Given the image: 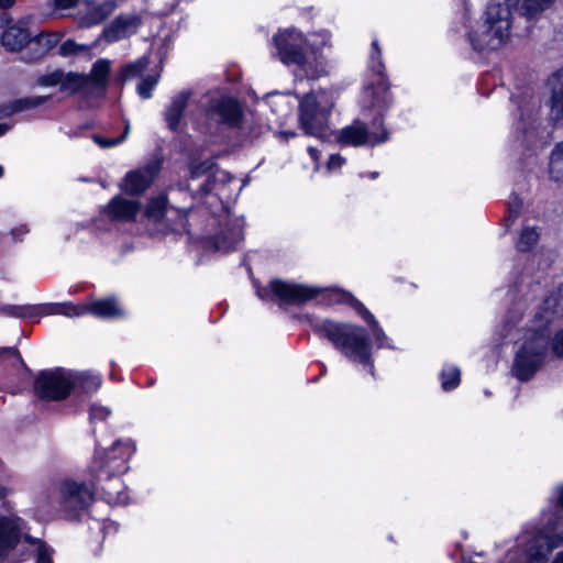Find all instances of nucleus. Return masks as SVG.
I'll return each mask as SVG.
<instances>
[{"label":"nucleus","instance_id":"obj_1","mask_svg":"<svg viewBox=\"0 0 563 563\" xmlns=\"http://www.w3.org/2000/svg\"><path fill=\"white\" fill-rule=\"evenodd\" d=\"M317 331L331 341L344 356L367 366L374 375L372 345L364 328L324 320L317 325Z\"/></svg>","mask_w":563,"mask_h":563},{"label":"nucleus","instance_id":"obj_2","mask_svg":"<svg viewBox=\"0 0 563 563\" xmlns=\"http://www.w3.org/2000/svg\"><path fill=\"white\" fill-rule=\"evenodd\" d=\"M511 10L508 0L490 3L484 14L483 24L468 33L475 51L497 49L510 35Z\"/></svg>","mask_w":563,"mask_h":563},{"label":"nucleus","instance_id":"obj_3","mask_svg":"<svg viewBox=\"0 0 563 563\" xmlns=\"http://www.w3.org/2000/svg\"><path fill=\"white\" fill-rule=\"evenodd\" d=\"M549 346V335L542 329L534 331L517 352L511 367L512 375L521 382L530 380L543 364Z\"/></svg>","mask_w":563,"mask_h":563},{"label":"nucleus","instance_id":"obj_4","mask_svg":"<svg viewBox=\"0 0 563 563\" xmlns=\"http://www.w3.org/2000/svg\"><path fill=\"white\" fill-rule=\"evenodd\" d=\"M273 40L277 48V56L282 63L299 66L307 78L314 79L319 77V71L313 69L307 60L305 54L307 43L302 33L295 29H286L274 35Z\"/></svg>","mask_w":563,"mask_h":563},{"label":"nucleus","instance_id":"obj_5","mask_svg":"<svg viewBox=\"0 0 563 563\" xmlns=\"http://www.w3.org/2000/svg\"><path fill=\"white\" fill-rule=\"evenodd\" d=\"M332 107L333 103L325 92L319 96L306 95L299 104V121L302 130L310 135L323 136Z\"/></svg>","mask_w":563,"mask_h":563},{"label":"nucleus","instance_id":"obj_6","mask_svg":"<svg viewBox=\"0 0 563 563\" xmlns=\"http://www.w3.org/2000/svg\"><path fill=\"white\" fill-rule=\"evenodd\" d=\"M563 542V523L549 521L530 541L527 550L528 563H549L550 555Z\"/></svg>","mask_w":563,"mask_h":563},{"label":"nucleus","instance_id":"obj_7","mask_svg":"<svg viewBox=\"0 0 563 563\" xmlns=\"http://www.w3.org/2000/svg\"><path fill=\"white\" fill-rule=\"evenodd\" d=\"M71 382L70 371H42L34 380V393L40 399L59 401L69 395Z\"/></svg>","mask_w":563,"mask_h":563},{"label":"nucleus","instance_id":"obj_8","mask_svg":"<svg viewBox=\"0 0 563 563\" xmlns=\"http://www.w3.org/2000/svg\"><path fill=\"white\" fill-rule=\"evenodd\" d=\"M133 452L134 446L130 440L115 441L109 450L97 453L92 474L101 472V470L107 474V478H110L112 475L123 474L128 470L126 462Z\"/></svg>","mask_w":563,"mask_h":563},{"label":"nucleus","instance_id":"obj_9","mask_svg":"<svg viewBox=\"0 0 563 563\" xmlns=\"http://www.w3.org/2000/svg\"><path fill=\"white\" fill-rule=\"evenodd\" d=\"M538 111L526 109L515 124V136L521 146L537 151L545 143V129L542 128Z\"/></svg>","mask_w":563,"mask_h":563},{"label":"nucleus","instance_id":"obj_10","mask_svg":"<svg viewBox=\"0 0 563 563\" xmlns=\"http://www.w3.org/2000/svg\"><path fill=\"white\" fill-rule=\"evenodd\" d=\"M318 294L319 289L317 288L286 283L279 279L272 280L268 288L257 290V295L263 300L271 299L274 296L280 301L291 305L303 303L317 297Z\"/></svg>","mask_w":563,"mask_h":563},{"label":"nucleus","instance_id":"obj_11","mask_svg":"<svg viewBox=\"0 0 563 563\" xmlns=\"http://www.w3.org/2000/svg\"><path fill=\"white\" fill-rule=\"evenodd\" d=\"M60 505L65 511L75 512L87 508L92 499L93 492L85 483L64 479L58 484Z\"/></svg>","mask_w":563,"mask_h":563},{"label":"nucleus","instance_id":"obj_12","mask_svg":"<svg viewBox=\"0 0 563 563\" xmlns=\"http://www.w3.org/2000/svg\"><path fill=\"white\" fill-rule=\"evenodd\" d=\"M145 214L148 219L161 222L166 219L170 230L177 231L186 227V211L169 207L165 196H158L150 201L146 207Z\"/></svg>","mask_w":563,"mask_h":563},{"label":"nucleus","instance_id":"obj_13","mask_svg":"<svg viewBox=\"0 0 563 563\" xmlns=\"http://www.w3.org/2000/svg\"><path fill=\"white\" fill-rule=\"evenodd\" d=\"M25 528L24 521L14 515H0V560H4L18 547Z\"/></svg>","mask_w":563,"mask_h":563},{"label":"nucleus","instance_id":"obj_14","mask_svg":"<svg viewBox=\"0 0 563 563\" xmlns=\"http://www.w3.org/2000/svg\"><path fill=\"white\" fill-rule=\"evenodd\" d=\"M387 140L388 132L385 129H383L380 134L375 132L369 133L361 121H355L351 125L343 128L338 136L339 143L353 146H374Z\"/></svg>","mask_w":563,"mask_h":563},{"label":"nucleus","instance_id":"obj_15","mask_svg":"<svg viewBox=\"0 0 563 563\" xmlns=\"http://www.w3.org/2000/svg\"><path fill=\"white\" fill-rule=\"evenodd\" d=\"M142 21L136 14H120L113 19L102 31V37L113 43L134 34Z\"/></svg>","mask_w":563,"mask_h":563},{"label":"nucleus","instance_id":"obj_16","mask_svg":"<svg viewBox=\"0 0 563 563\" xmlns=\"http://www.w3.org/2000/svg\"><path fill=\"white\" fill-rule=\"evenodd\" d=\"M159 164L151 163L142 168L130 172L123 181L124 191L136 195L146 190L158 174Z\"/></svg>","mask_w":563,"mask_h":563},{"label":"nucleus","instance_id":"obj_17","mask_svg":"<svg viewBox=\"0 0 563 563\" xmlns=\"http://www.w3.org/2000/svg\"><path fill=\"white\" fill-rule=\"evenodd\" d=\"M93 475V485L97 489L103 492L104 497L109 504H125L128 501V496L124 492V486L120 475H112L110 478H107V474L98 472Z\"/></svg>","mask_w":563,"mask_h":563},{"label":"nucleus","instance_id":"obj_18","mask_svg":"<svg viewBox=\"0 0 563 563\" xmlns=\"http://www.w3.org/2000/svg\"><path fill=\"white\" fill-rule=\"evenodd\" d=\"M339 296L341 302H344L352 307L364 319V321L369 324L377 346H389L387 344V335L385 334L384 330L382 329L375 317L365 308V306L350 292H341L339 294Z\"/></svg>","mask_w":563,"mask_h":563},{"label":"nucleus","instance_id":"obj_19","mask_svg":"<svg viewBox=\"0 0 563 563\" xmlns=\"http://www.w3.org/2000/svg\"><path fill=\"white\" fill-rule=\"evenodd\" d=\"M141 210V205L135 200L114 197L104 207L103 213L113 221H133Z\"/></svg>","mask_w":563,"mask_h":563},{"label":"nucleus","instance_id":"obj_20","mask_svg":"<svg viewBox=\"0 0 563 563\" xmlns=\"http://www.w3.org/2000/svg\"><path fill=\"white\" fill-rule=\"evenodd\" d=\"M563 317V286L550 294L543 301L540 311L536 314L539 328Z\"/></svg>","mask_w":563,"mask_h":563},{"label":"nucleus","instance_id":"obj_21","mask_svg":"<svg viewBox=\"0 0 563 563\" xmlns=\"http://www.w3.org/2000/svg\"><path fill=\"white\" fill-rule=\"evenodd\" d=\"M551 91L549 107L550 119L554 122L563 121V70L554 73L549 78Z\"/></svg>","mask_w":563,"mask_h":563},{"label":"nucleus","instance_id":"obj_22","mask_svg":"<svg viewBox=\"0 0 563 563\" xmlns=\"http://www.w3.org/2000/svg\"><path fill=\"white\" fill-rule=\"evenodd\" d=\"M190 96V91H181L174 96L170 103L166 107L164 118L170 130L176 131L178 129Z\"/></svg>","mask_w":563,"mask_h":563},{"label":"nucleus","instance_id":"obj_23","mask_svg":"<svg viewBox=\"0 0 563 563\" xmlns=\"http://www.w3.org/2000/svg\"><path fill=\"white\" fill-rule=\"evenodd\" d=\"M31 40L30 33L21 26L8 27L1 37L2 45L10 52L21 51Z\"/></svg>","mask_w":563,"mask_h":563},{"label":"nucleus","instance_id":"obj_24","mask_svg":"<svg viewBox=\"0 0 563 563\" xmlns=\"http://www.w3.org/2000/svg\"><path fill=\"white\" fill-rule=\"evenodd\" d=\"M243 240L242 224L236 221L228 232H222L214 238V249L221 252H231L236 249L238 244Z\"/></svg>","mask_w":563,"mask_h":563},{"label":"nucleus","instance_id":"obj_25","mask_svg":"<svg viewBox=\"0 0 563 563\" xmlns=\"http://www.w3.org/2000/svg\"><path fill=\"white\" fill-rule=\"evenodd\" d=\"M222 123L238 125L241 119V108L234 99L225 98L218 102L214 109Z\"/></svg>","mask_w":563,"mask_h":563},{"label":"nucleus","instance_id":"obj_26","mask_svg":"<svg viewBox=\"0 0 563 563\" xmlns=\"http://www.w3.org/2000/svg\"><path fill=\"white\" fill-rule=\"evenodd\" d=\"M109 74H110L109 60L99 59L93 64L90 74L86 75V77L89 79L88 86H89L92 95L96 92V90L104 89L107 81H108Z\"/></svg>","mask_w":563,"mask_h":563},{"label":"nucleus","instance_id":"obj_27","mask_svg":"<svg viewBox=\"0 0 563 563\" xmlns=\"http://www.w3.org/2000/svg\"><path fill=\"white\" fill-rule=\"evenodd\" d=\"M88 311L99 318H117L124 314L123 309L113 298L92 301L88 306Z\"/></svg>","mask_w":563,"mask_h":563},{"label":"nucleus","instance_id":"obj_28","mask_svg":"<svg viewBox=\"0 0 563 563\" xmlns=\"http://www.w3.org/2000/svg\"><path fill=\"white\" fill-rule=\"evenodd\" d=\"M70 376L71 389H79L84 394L95 393L101 385V378L88 372H70Z\"/></svg>","mask_w":563,"mask_h":563},{"label":"nucleus","instance_id":"obj_29","mask_svg":"<svg viewBox=\"0 0 563 563\" xmlns=\"http://www.w3.org/2000/svg\"><path fill=\"white\" fill-rule=\"evenodd\" d=\"M89 79L86 75L63 71V80L60 82V90L70 93L82 92L87 96L92 95L88 86Z\"/></svg>","mask_w":563,"mask_h":563},{"label":"nucleus","instance_id":"obj_30","mask_svg":"<svg viewBox=\"0 0 563 563\" xmlns=\"http://www.w3.org/2000/svg\"><path fill=\"white\" fill-rule=\"evenodd\" d=\"M117 8L114 0H107L87 12L82 18L85 26H92L104 21Z\"/></svg>","mask_w":563,"mask_h":563},{"label":"nucleus","instance_id":"obj_31","mask_svg":"<svg viewBox=\"0 0 563 563\" xmlns=\"http://www.w3.org/2000/svg\"><path fill=\"white\" fill-rule=\"evenodd\" d=\"M49 98V96H33L14 100L7 107V114H13L16 112L40 107Z\"/></svg>","mask_w":563,"mask_h":563},{"label":"nucleus","instance_id":"obj_32","mask_svg":"<svg viewBox=\"0 0 563 563\" xmlns=\"http://www.w3.org/2000/svg\"><path fill=\"white\" fill-rule=\"evenodd\" d=\"M555 0H523L521 13L528 19L538 16L543 11L550 9Z\"/></svg>","mask_w":563,"mask_h":563},{"label":"nucleus","instance_id":"obj_33","mask_svg":"<svg viewBox=\"0 0 563 563\" xmlns=\"http://www.w3.org/2000/svg\"><path fill=\"white\" fill-rule=\"evenodd\" d=\"M550 175L554 180L563 178V142L558 143L550 158Z\"/></svg>","mask_w":563,"mask_h":563},{"label":"nucleus","instance_id":"obj_34","mask_svg":"<svg viewBox=\"0 0 563 563\" xmlns=\"http://www.w3.org/2000/svg\"><path fill=\"white\" fill-rule=\"evenodd\" d=\"M148 66V59L141 57L132 63L122 67L120 73L121 81H126L140 76Z\"/></svg>","mask_w":563,"mask_h":563},{"label":"nucleus","instance_id":"obj_35","mask_svg":"<svg viewBox=\"0 0 563 563\" xmlns=\"http://www.w3.org/2000/svg\"><path fill=\"white\" fill-rule=\"evenodd\" d=\"M441 385L445 391L456 388L461 382V371L456 366L445 367L441 374Z\"/></svg>","mask_w":563,"mask_h":563},{"label":"nucleus","instance_id":"obj_36","mask_svg":"<svg viewBox=\"0 0 563 563\" xmlns=\"http://www.w3.org/2000/svg\"><path fill=\"white\" fill-rule=\"evenodd\" d=\"M539 236L537 228H525L517 242L518 250L521 252L530 251L537 244Z\"/></svg>","mask_w":563,"mask_h":563},{"label":"nucleus","instance_id":"obj_37","mask_svg":"<svg viewBox=\"0 0 563 563\" xmlns=\"http://www.w3.org/2000/svg\"><path fill=\"white\" fill-rule=\"evenodd\" d=\"M158 82V76L148 75L144 77L140 84L137 85V93L143 99H150L152 97V90L155 88V86Z\"/></svg>","mask_w":563,"mask_h":563},{"label":"nucleus","instance_id":"obj_38","mask_svg":"<svg viewBox=\"0 0 563 563\" xmlns=\"http://www.w3.org/2000/svg\"><path fill=\"white\" fill-rule=\"evenodd\" d=\"M8 362L11 366L24 365L23 360L15 347H0V363Z\"/></svg>","mask_w":563,"mask_h":563},{"label":"nucleus","instance_id":"obj_39","mask_svg":"<svg viewBox=\"0 0 563 563\" xmlns=\"http://www.w3.org/2000/svg\"><path fill=\"white\" fill-rule=\"evenodd\" d=\"M63 80V71L62 70H54L53 73L45 74L40 76L36 79V85L42 87H53V86H60V82Z\"/></svg>","mask_w":563,"mask_h":563},{"label":"nucleus","instance_id":"obj_40","mask_svg":"<svg viewBox=\"0 0 563 563\" xmlns=\"http://www.w3.org/2000/svg\"><path fill=\"white\" fill-rule=\"evenodd\" d=\"M85 45H79L73 40H67L59 46V55L62 56H71L78 54L81 51H85Z\"/></svg>","mask_w":563,"mask_h":563},{"label":"nucleus","instance_id":"obj_41","mask_svg":"<svg viewBox=\"0 0 563 563\" xmlns=\"http://www.w3.org/2000/svg\"><path fill=\"white\" fill-rule=\"evenodd\" d=\"M58 38L54 34H40L35 37V43L42 46V54L51 49L57 43Z\"/></svg>","mask_w":563,"mask_h":563},{"label":"nucleus","instance_id":"obj_42","mask_svg":"<svg viewBox=\"0 0 563 563\" xmlns=\"http://www.w3.org/2000/svg\"><path fill=\"white\" fill-rule=\"evenodd\" d=\"M367 93H372V95H379L378 97H375L374 100H373V106L374 107H382L383 104H386L388 102V93H387V87L384 85V84H379L377 87H376V90H368L366 91Z\"/></svg>","mask_w":563,"mask_h":563},{"label":"nucleus","instance_id":"obj_43","mask_svg":"<svg viewBox=\"0 0 563 563\" xmlns=\"http://www.w3.org/2000/svg\"><path fill=\"white\" fill-rule=\"evenodd\" d=\"M36 563H53L52 550L42 541H37Z\"/></svg>","mask_w":563,"mask_h":563},{"label":"nucleus","instance_id":"obj_44","mask_svg":"<svg viewBox=\"0 0 563 563\" xmlns=\"http://www.w3.org/2000/svg\"><path fill=\"white\" fill-rule=\"evenodd\" d=\"M88 311V306H75V305H66L63 306L59 310V313L66 317H79Z\"/></svg>","mask_w":563,"mask_h":563},{"label":"nucleus","instance_id":"obj_45","mask_svg":"<svg viewBox=\"0 0 563 563\" xmlns=\"http://www.w3.org/2000/svg\"><path fill=\"white\" fill-rule=\"evenodd\" d=\"M212 162L205 161L199 164H194L190 166V176L191 178H199L201 175L206 174L212 168Z\"/></svg>","mask_w":563,"mask_h":563},{"label":"nucleus","instance_id":"obj_46","mask_svg":"<svg viewBox=\"0 0 563 563\" xmlns=\"http://www.w3.org/2000/svg\"><path fill=\"white\" fill-rule=\"evenodd\" d=\"M552 351L554 355L563 360V330L556 332L552 341Z\"/></svg>","mask_w":563,"mask_h":563},{"label":"nucleus","instance_id":"obj_47","mask_svg":"<svg viewBox=\"0 0 563 563\" xmlns=\"http://www.w3.org/2000/svg\"><path fill=\"white\" fill-rule=\"evenodd\" d=\"M110 415V410L106 407L92 405L90 408V420H104Z\"/></svg>","mask_w":563,"mask_h":563},{"label":"nucleus","instance_id":"obj_48","mask_svg":"<svg viewBox=\"0 0 563 563\" xmlns=\"http://www.w3.org/2000/svg\"><path fill=\"white\" fill-rule=\"evenodd\" d=\"M92 140L96 144H98L102 148L112 147L120 143H122V139H106L100 135H93Z\"/></svg>","mask_w":563,"mask_h":563},{"label":"nucleus","instance_id":"obj_49","mask_svg":"<svg viewBox=\"0 0 563 563\" xmlns=\"http://www.w3.org/2000/svg\"><path fill=\"white\" fill-rule=\"evenodd\" d=\"M345 163V158L339 154H333L328 161V169L333 170L340 168Z\"/></svg>","mask_w":563,"mask_h":563},{"label":"nucleus","instance_id":"obj_50","mask_svg":"<svg viewBox=\"0 0 563 563\" xmlns=\"http://www.w3.org/2000/svg\"><path fill=\"white\" fill-rule=\"evenodd\" d=\"M78 3V0H54V7L57 10H67L75 8Z\"/></svg>","mask_w":563,"mask_h":563},{"label":"nucleus","instance_id":"obj_51","mask_svg":"<svg viewBox=\"0 0 563 563\" xmlns=\"http://www.w3.org/2000/svg\"><path fill=\"white\" fill-rule=\"evenodd\" d=\"M520 208H521L520 201H516L510 205V212L514 214L515 218L518 216Z\"/></svg>","mask_w":563,"mask_h":563},{"label":"nucleus","instance_id":"obj_52","mask_svg":"<svg viewBox=\"0 0 563 563\" xmlns=\"http://www.w3.org/2000/svg\"><path fill=\"white\" fill-rule=\"evenodd\" d=\"M8 312L12 316L22 317V308L20 307H9Z\"/></svg>","mask_w":563,"mask_h":563},{"label":"nucleus","instance_id":"obj_53","mask_svg":"<svg viewBox=\"0 0 563 563\" xmlns=\"http://www.w3.org/2000/svg\"><path fill=\"white\" fill-rule=\"evenodd\" d=\"M15 0H0V8L9 9L14 4Z\"/></svg>","mask_w":563,"mask_h":563},{"label":"nucleus","instance_id":"obj_54","mask_svg":"<svg viewBox=\"0 0 563 563\" xmlns=\"http://www.w3.org/2000/svg\"><path fill=\"white\" fill-rule=\"evenodd\" d=\"M558 505L563 508V486L558 488Z\"/></svg>","mask_w":563,"mask_h":563},{"label":"nucleus","instance_id":"obj_55","mask_svg":"<svg viewBox=\"0 0 563 563\" xmlns=\"http://www.w3.org/2000/svg\"><path fill=\"white\" fill-rule=\"evenodd\" d=\"M130 129H131V125H130V122L128 121L124 125V131H123L122 135L119 137V139H122V142L128 137V135L130 133Z\"/></svg>","mask_w":563,"mask_h":563},{"label":"nucleus","instance_id":"obj_56","mask_svg":"<svg viewBox=\"0 0 563 563\" xmlns=\"http://www.w3.org/2000/svg\"><path fill=\"white\" fill-rule=\"evenodd\" d=\"M308 152L314 161L319 158V152L314 147H308Z\"/></svg>","mask_w":563,"mask_h":563},{"label":"nucleus","instance_id":"obj_57","mask_svg":"<svg viewBox=\"0 0 563 563\" xmlns=\"http://www.w3.org/2000/svg\"><path fill=\"white\" fill-rule=\"evenodd\" d=\"M552 563H563V551L558 553Z\"/></svg>","mask_w":563,"mask_h":563},{"label":"nucleus","instance_id":"obj_58","mask_svg":"<svg viewBox=\"0 0 563 563\" xmlns=\"http://www.w3.org/2000/svg\"><path fill=\"white\" fill-rule=\"evenodd\" d=\"M7 494L8 489L4 486L0 485V499L4 498Z\"/></svg>","mask_w":563,"mask_h":563},{"label":"nucleus","instance_id":"obj_59","mask_svg":"<svg viewBox=\"0 0 563 563\" xmlns=\"http://www.w3.org/2000/svg\"><path fill=\"white\" fill-rule=\"evenodd\" d=\"M372 46H373V48L375 49V52H376L377 56L379 57V56H380V49H379V47H378V43H377V41H373Z\"/></svg>","mask_w":563,"mask_h":563},{"label":"nucleus","instance_id":"obj_60","mask_svg":"<svg viewBox=\"0 0 563 563\" xmlns=\"http://www.w3.org/2000/svg\"><path fill=\"white\" fill-rule=\"evenodd\" d=\"M9 130L7 124L0 123V136L3 135Z\"/></svg>","mask_w":563,"mask_h":563},{"label":"nucleus","instance_id":"obj_61","mask_svg":"<svg viewBox=\"0 0 563 563\" xmlns=\"http://www.w3.org/2000/svg\"><path fill=\"white\" fill-rule=\"evenodd\" d=\"M283 135H285L287 139L292 137L295 135L294 132H284Z\"/></svg>","mask_w":563,"mask_h":563},{"label":"nucleus","instance_id":"obj_62","mask_svg":"<svg viewBox=\"0 0 563 563\" xmlns=\"http://www.w3.org/2000/svg\"><path fill=\"white\" fill-rule=\"evenodd\" d=\"M373 124L374 125H382V120L380 119H375Z\"/></svg>","mask_w":563,"mask_h":563},{"label":"nucleus","instance_id":"obj_63","mask_svg":"<svg viewBox=\"0 0 563 563\" xmlns=\"http://www.w3.org/2000/svg\"><path fill=\"white\" fill-rule=\"evenodd\" d=\"M25 540H26V541H29V542H35V541L33 540V538H31V537H29V536H25Z\"/></svg>","mask_w":563,"mask_h":563},{"label":"nucleus","instance_id":"obj_64","mask_svg":"<svg viewBox=\"0 0 563 563\" xmlns=\"http://www.w3.org/2000/svg\"><path fill=\"white\" fill-rule=\"evenodd\" d=\"M377 176H378V174H377L376 172H374V173H372V174H371V177H372L373 179H374V178H376Z\"/></svg>","mask_w":563,"mask_h":563}]
</instances>
